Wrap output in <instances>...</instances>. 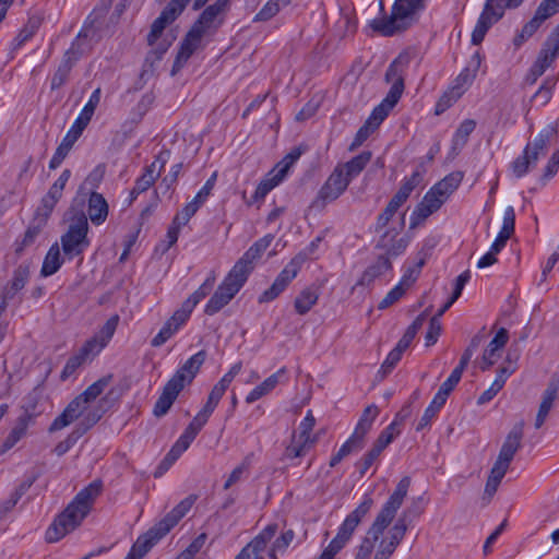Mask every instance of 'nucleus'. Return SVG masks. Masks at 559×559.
<instances>
[{"label":"nucleus","instance_id":"nucleus-5","mask_svg":"<svg viewBox=\"0 0 559 559\" xmlns=\"http://www.w3.org/2000/svg\"><path fill=\"white\" fill-rule=\"evenodd\" d=\"M110 380L111 376H106L87 386L67 405L59 416L53 419L48 431L50 433L59 431L80 418L81 420H85L88 414H97L100 419L104 412L100 407L92 406V403L95 402V400L103 393Z\"/></svg>","mask_w":559,"mask_h":559},{"label":"nucleus","instance_id":"nucleus-41","mask_svg":"<svg viewBox=\"0 0 559 559\" xmlns=\"http://www.w3.org/2000/svg\"><path fill=\"white\" fill-rule=\"evenodd\" d=\"M278 526L276 523L269 524L265 528H263L248 545L258 559L261 554L265 550L267 543L275 536Z\"/></svg>","mask_w":559,"mask_h":559},{"label":"nucleus","instance_id":"nucleus-64","mask_svg":"<svg viewBox=\"0 0 559 559\" xmlns=\"http://www.w3.org/2000/svg\"><path fill=\"white\" fill-rule=\"evenodd\" d=\"M193 309L188 307L186 302H182L181 308L176 310L168 321L179 330L190 318Z\"/></svg>","mask_w":559,"mask_h":559},{"label":"nucleus","instance_id":"nucleus-63","mask_svg":"<svg viewBox=\"0 0 559 559\" xmlns=\"http://www.w3.org/2000/svg\"><path fill=\"white\" fill-rule=\"evenodd\" d=\"M200 205L194 202L193 200L191 202H189L180 213H178L174 218L173 221L180 225L181 227L185 226L186 224H188V222L190 221V218L197 213V211L199 210Z\"/></svg>","mask_w":559,"mask_h":559},{"label":"nucleus","instance_id":"nucleus-16","mask_svg":"<svg viewBox=\"0 0 559 559\" xmlns=\"http://www.w3.org/2000/svg\"><path fill=\"white\" fill-rule=\"evenodd\" d=\"M404 224L405 213L402 214L400 229L394 227L388 228L380 235L376 243V249L382 250L383 253L381 255L388 257L390 261L391 258L401 255L409 243L408 237L401 236V230L403 229Z\"/></svg>","mask_w":559,"mask_h":559},{"label":"nucleus","instance_id":"nucleus-33","mask_svg":"<svg viewBox=\"0 0 559 559\" xmlns=\"http://www.w3.org/2000/svg\"><path fill=\"white\" fill-rule=\"evenodd\" d=\"M480 62L479 52H475L469 64L457 75L455 85L451 90L452 94L455 93V97H461L467 86L472 84L480 67Z\"/></svg>","mask_w":559,"mask_h":559},{"label":"nucleus","instance_id":"nucleus-26","mask_svg":"<svg viewBox=\"0 0 559 559\" xmlns=\"http://www.w3.org/2000/svg\"><path fill=\"white\" fill-rule=\"evenodd\" d=\"M559 52H555L551 48V40H546L540 49L536 61L533 63L530 73L526 76V82L534 84L539 76L551 66Z\"/></svg>","mask_w":559,"mask_h":559},{"label":"nucleus","instance_id":"nucleus-59","mask_svg":"<svg viewBox=\"0 0 559 559\" xmlns=\"http://www.w3.org/2000/svg\"><path fill=\"white\" fill-rule=\"evenodd\" d=\"M295 538V533L293 530H287L280 537L275 539L271 549V557L275 559V554L277 551H285L287 547L292 544Z\"/></svg>","mask_w":559,"mask_h":559},{"label":"nucleus","instance_id":"nucleus-27","mask_svg":"<svg viewBox=\"0 0 559 559\" xmlns=\"http://www.w3.org/2000/svg\"><path fill=\"white\" fill-rule=\"evenodd\" d=\"M508 330L504 328L499 329L484 352L483 360L480 364V369L483 371L490 369L497 362L498 358L500 357L499 350L504 347V345L508 343Z\"/></svg>","mask_w":559,"mask_h":559},{"label":"nucleus","instance_id":"nucleus-18","mask_svg":"<svg viewBox=\"0 0 559 559\" xmlns=\"http://www.w3.org/2000/svg\"><path fill=\"white\" fill-rule=\"evenodd\" d=\"M274 236L269 234L257 240L231 267L239 275L248 280L253 271V262L271 246Z\"/></svg>","mask_w":559,"mask_h":559},{"label":"nucleus","instance_id":"nucleus-61","mask_svg":"<svg viewBox=\"0 0 559 559\" xmlns=\"http://www.w3.org/2000/svg\"><path fill=\"white\" fill-rule=\"evenodd\" d=\"M480 341H481V338L478 335H475L471 340L469 345L466 347V349L464 350V353L461 356L459 365L455 367L456 369L464 372L472 356L474 355L475 350L478 348Z\"/></svg>","mask_w":559,"mask_h":559},{"label":"nucleus","instance_id":"nucleus-57","mask_svg":"<svg viewBox=\"0 0 559 559\" xmlns=\"http://www.w3.org/2000/svg\"><path fill=\"white\" fill-rule=\"evenodd\" d=\"M381 450L372 445V448L357 462V468L359 471L360 476H364L366 472L371 467V465L378 460Z\"/></svg>","mask_w":559,"mask_h":559},{"label":"nucleus","instance_id":"nucleus-44","mask_svg":"<svg viewBox=\"0 0 559 559\" xmlns=\"http://www.w3.org/2000/svg\"><path fill=\"white\" fill-rule=\"evenodd\" d=\"M379 412V407L374 404L367 406L358 420L354 433L365 439V436L371 429L374 419L378 417Z\"/></svg>","mask_w":559,"mask_h":559},{"label":"nucleus","instance_id":"nucleus-51","mask_svg":"<svg viewBox=\"0 0 559 559\" xmlns=\"http://www.w3.org/2000/svg\"><path fill=\"white\" fill-rule=\"evenodd\" d=\"M104 347L105 343L98 336H93L83 344L78 354L86 361L97 356Z\"/></svg>","mask_w":559,"mask_h":559},{"label":"nucleus","instance_id":"nucleus-37","mask_svg":"<svg viewBox=\"0 0 559 559\" xmlns=\"http://www.w3.org/2000/svg\"><path fill=\"white\" fill-rule=\"evenodd\" d=\"M109 206L103 194L98 192H92L88 198L87 214L91 222L99 226L108 216Z\"/></svg>","mask_w":559,"mask_h":559},{"label":"nucleus","instance_id":"nucleus-47","mask_svg":"<svg viewBox=\"0 0 559 559\" xmlns=\"http://www.w3.org/2000/svg\"><path fill=\"white\" fill-rule=\"evenodd\" d=\"M528 150L530 147H524L523 154L516 157L511 164L512 173L516 178H521L526 175L530 167L537 163L533 162Z\"/></svg>","mask_w":559,"mask_h":559},{"label":"nucleus","instance_id":"nucleus-23","mask_svg":"<svg viewBox=\"0 0 559 559\" xmlns=\"http://www.w3.org/2000/svg\"><path fill=\"white\" fill-rule=\"evenodd\" d=\"M179 377L169 379L165 384L162 394L157 399L153 413L156 417H162L168 413L174 402L182 391L183 385L179 382Z\"/></svg>","mask_w":559,"mask_h":559},{"label":"nucleus","instance_id":"nucleus-15","mask_svg":"<svg viewBox=\"0 0 559 559\" xmlns=\"http://www.w3.org/2000/svg\"><path fill=\"white\" fill-rule=\"evenodd\" d=\"M197 499V495H189L187 498L181 500L170 512H168L160 521L152 526L148 532L158 540H160L190 511Z\"/></svg>","mask_w":559,"mask_h":559},{"label":"nucleus","instance_id":"nucleus-28","mask_svg":"<svg viewBox=\"0 0 559 559\" xmlns=\"http://www.w3.org/2000/svg\"><path fill=\"white\" fill-rule=\"evenodd\" d=\"M558 129L554 124H548L543 128L532 142H528L525 147H530V155L533 162H537L540 155H545L551 140L557 136Z\"/></svg>","mask_w":559,"mask_h":559},{"label":"nucleus","instance_id":"nucleus-12","mask_svg":"<svg viewBox=\"0 0 559 559\" xmlns=\"http://www.w3.org/2000/svg\"><path fill=\"white\" fill-rule=\"evenodd\" d=\"M87 233V217L82 212L72 219L67 233L61 236L62 250L69 259L82 254L90 246Z\"/></svg>","mask_w":559,"mask_h":559},{"label":"nucleus","instance_id":"nucleus-39","mask_svg":"<svg viewBox=\"0 0 559 559\" xmlns=\"http://www.w3.org/2000/svg\"><path fill=\"white\" fill-rule=\"evenodd\" d=\"M392 267V263L388 257L379 255L377 261L368 266L357 282V286H369L376 278Z\"/></svg>","mask_w":559,"mask_h":559},{"label":"nucleus","instance_id":"nucleus-55","mask_svg":"<svg viewBox=\"0 0 559 559\" xmlns=\"http://www.w3.org/2000/svg\"><path fill=\"white\" fill-rule=\"evenodd\" d=\"M280 2L283 4V0H269L255 14L253 21L265 22L275 16L280 11Z\"/></svg>","mask_w":559,"mask_h":559},{"label":"nucleus","instance_id":"nucleus-54","mask_svg":"<svg viewBox=\"0 0 559 559\" xmlns=\"http://www.w3.org/2000/svg\"><path fill=\"white\" fill-rule=\"evenodd\" d=\"M424 174L425 169L421 166L417 167L409 177L404 178L399 190L404 191L409 197L414 189L423 181Z\"/></svg>","mask_w":559,"mask_h":559},{"label":"nucleus","instance_id":"nucleus-46","mask_svg":"<svg viewBox=\"0 0 559 559\" xmlns=\"http://www.w3.org/2000/svg\"><path fill=\"white\" fill-rule=\"evenodd\" d=\"M216 281L215 273L212 271L204 283L183 302L187 304L188 307L194 309V307L205 298L212 290Z\"/></svg>","mask_w":559,"mask_h":559},{"label":"nucleus","instance_id":"nucleus-9","mask_svg":"<svg viewBox=\"0 0 559 559\" xmlns=\"http://www.w3.org/2000/svg\"><path fill=\"white\" fill-rule=\"evenodd\" d=\"M93 33L94 31L92 27L84 26L78 34L76 38L72 41L70 48L66 50L56 72L51 78V91L58 90L67 83L73 67L88 49L84 45L83 39L90 37Z\"/></svg>","mask_w":559,"mask_h":559},{"label":"nucleus","instance_id":"nucleus-2","mask_svg":"<svg viewBox=\"0 0 559 559\" xmlns=\"http://www.w3.org/2000/svg\"><path fill=\"white\" fill-rule=\"evenodd\" d=\"M230 8V0H216L207 5L193 23L180 44L179 51L174 61L171 73L180 71L189 58L197 51L205 36L214 35L223 25Z\"/></svg>","mask_w":559,"mask_h":559},{"label":"nucleus","instance_id":"nucleus-20","mask_svg":"<svg viewBox=\"0 0 559 559\" xmlns=\"http://www.w3.org/2000/svg\"><path fill=\"white\" fill-rule=\"evenodd\" d=\"M524 421L516 423L508 433L496 462L510 466L515 453L522 447Z\"/></svg>","mask_w":559,"mask_h":559},{"label":"nucleus","instance_id":"nucleus-3","mask_svg":"<svg viewBox=\"0 0 559 559\" xmlns=\"http://www.w3.org/2000/svg\"><path fill=\"white\" fill-rule=\"evenodd\" d=\"M103 481L93 480L88 486L78 492L68 507L56 516L48 526L45 539L47 543H57L67 534L74 531L90 513L96 498L102 493Z\"/></svg>","mask_w":559,"mask_h":559},{"label":"nucleus","instance_id":"nucleus-43","mask_svg":"<svg viewBox=\"0 0 559 559\" xmlns=\"http://www.w3.org/2000/svg\"><path fill=\"white\" fill-rule=\"evenodd\" d=\"M62 259L58 243L52 245L43 262L40 274L44 277L53 275L62 265Z\"/></svg>","mask_w":559,"mask_h":559},{"label":"nucleus","instance_id":"nucleus-22","mask_svg":"<svg viewBox=\"0 0 559 559\" xmlns=\"http://www.w3.org/2000/svg\"><path fill=\"white\" fill-rule=\"evenodd\" d=\"M98 421L99 416L97 414H88L85 420H80L68 437L55 447L56 455L62 456L66 454Z\"/></svg>","mask_w":559,"mask_h":559},{"label":"nucleus","instance_id":"nucleus-40","mask_svg":"<svg viewBox=\"0 0 559 559\" xmlns=\"http://www.w3.org/2000/svg\"><path fill=\"white\" fill-rule=\"evenodd\" d=\"M319 288L314 285L304 288L294 301V308L300 316L308 313L319 299Z\"/></svg>","mask_w":559,"mask_h":559},{"label":"nucleus","instance_id":"nucleus-21","mask_svg":"<svg viewBox=\"0 0 559 559\" xmlns=\"http://www.w3.org/2000/svg\"><path fill=\"white\" fill-rule=\"evenodd\" d=\"M524 421L516 423L508 433L496 462L510 466L515 453L522 447Z\"/></svg>","mask_w":559,"mask_h":559},{"label":"nucleus","instance_id":"nucleus-7","mask_svg":"<svg viewBox=\"0 0 559 559\" xmlns=\"http://www.w3.org/2000/svg\"><path fill=\"white\" fill-rule=\"evenodd\" d=\"M425 7L426 0H395L390 16L374 20L372 27L383 36L404 32L417 21Z\"/></svg>","mask_w":559,"mask_h":559},{"label":"nucleus","instance_id":"nucleus-19","mask_svg":"<svg viewBox=\"0 0 559 559\" xmlns=\"http://www.w3.org/2000/svg\"><path fill=\"white\" fill-rule=\"evenodd\" d=\"M524 421L516 423L508 433L496 462L510 466L515 453L522 447Z\"/></svg>","mask_w":559,"mask_h":559},{"label":"nucleus","instance_id":"nucleus-53","mask_svg":"<svg viewBox=\"0 0 559 559\" xmlns=\"http://www.w3.org/2000/svg\"><path fill=\"white\" fill-rule=\"evenodd\" d=\"M559 11V2L556 0H543L537 7L534 16L544 23Z\"/></svg>","mask_w":559,"mask_h":559},{"label":"nucleus","instance_id":"nucleus-35","mask_svg":"<svg viewBox=\"0 0 559 559\" xmlns=\"http://www.w3.org/2000/svg\"><path fill=\"white\" fill-rule=\"evenodd\" d=\"M31 276L29 264L21 263L14 271L11 281L4 286L2 295L12 300L27 284Z\"/></svg>","mask_w":559,"mask_h":559},{"label":"nucleus","instance_id":"nucleus-34","mask_svg":"<svg viewBox=\"0 0 559 559\" xmlns=\"http://www.w3.org/2000/svg\"><path fill=\"white\" fill-rule=\"evenodd\" d=\"M514 224H515L514 209L512 206H508L503 213L502 227L490 247L491 253L498 254L506 247L507 241L510 239V237L514 233Z\"/></svg>","mask_w":559,"mask_h":559},{"label":"nucleus","instance_id":"nucleus-14","mask_svg":"<svg viewBox=\"0 0 559 559\" xmlns=\"http://www.w3.org/2000/svg\"><path fill=\"white\" fill-rule=\"evenodd\" d=\"M306 257L298 254L281 271L270 288L259 296V302H270L277 298L288 286V284L297 276L305 262Z\"/></svg>","mask_w":559,"mask_h":559},{"label":"nucleus","instance_id":"nucleus-6","mask_svg":"<svg viewBox=\"0 0 559 559\" xmlns=\"http://www.w3.org/2000/svg\"><path fill=\"white\" fill-rule=\"evenodd\" d=\"M463 175L460 171L451 173L435 183L415 206L409 221V228L414 229L436 213L459 188Z\"/></svg>","mask_w":559,"mask_h":559},{"label":"nucleus","instance_id":"nucleus-24","mask_svg":"<svg viewBox=\"0 0 559 559\" xmlns=\"http://www.w3.org/2000/svg\"><path fill=\"white\" fill-rule=\"evenodd\" d=\"M390 110L378 105L372 110L367 121L358 129L356 136L352 143L350 148L361 145L382 123L388 117Z\"/></svg>","mask_w":559,"mask_h":559},{"label":"nucleus","instance_id":"nucleus-11","mask_svg":"<svg viewBox=\"0 0 559 559\" xmlns=\"http://www.w3.org/2000/svg\"><path fill=\"white\" fill-rule=\"evenodd\" d=\"M411 57L406 52L400 53L388 67L385 81L391 84L386 96L379 104L390 111L399 103L405 88V72L409 66Z\"/></svg>","mask_w":559,"mask_h":559},{"label":"nucleus","instance_id":"nucleus-1","mask_svg":"<svg viewBox=\"0 0 559 559\" xmlns=\"http://www.w3.org/2000/svg\"><path fill=\"white\" fill-rule=\"evenodd\" d=\"M409 486L411 478L408 476H404L399 481L357 547L355 559H370L373 551L374 556L372 559H390L393 556L405 537L408 528L407 522L418 518L424 512V507L421 506L423 498H418V501H414L412 507L403 511L394 525L389 530L388 535L383 537L384 531L392 523L399 509L402 507Z\"/></svg>","mask_w":559,"mask_h":559},{"label":"nucleus","instance_id":"nucleus-58","mask_svg":"<svg viewBox=\"0 0 559 559\" xmlns=\"http://www.w3.org/2000/svg\"><path fill=\"white\" fill-rule=\"evenodd\" d=\"M177 328L174 326L168 320L165 322L159 332L151 341L153 347H159L165 344L176 332Z\"/></svg>","mask_w":559,"mask_h":559},{"label":"nucleus","instance_id":"nucleus-56","mask_svg":"<svg viewBox=\"0 0 559 559\" xmlns=\"http://www.w3.org/2000/svg\"><path fill=\"white\" fill-rule=\"evenodd\" d=\"M118 323H119V316L118 314H115V316L110 317L106 321V323L103 325V328L100 329L98 334H96L95 336H98V340L100 342H104L105 346H106L108 344V342L111 340V337L114 336L115 331H116V329L118 326Z\"/></svg>","mask_w":559,"mask_h":559},{"label":"nucleus","instance_id":"nucleus-17","mask_svg":"<svg viewBox=\"0 0 559 559\" xmlns=\"http://www.w3.org/2000/svg\"><path fill=\"white\" fill-rule=\"evenodd\" d=\"M168 157V151L160 152L156 159L144 168V173L135 180L134 187L130 192L131 201L135 200L139 194L147 191L154 185L167 163Z\"/></svg>","mask_w":559,"mask_h":559},{"label":"nucleus","instance_id":"nucleus-50","mask_svg":"<svg viewBox=\"0 0 559 559\" xmlns=\"http://www.w3.org/2000/svg\"><path fill=\"white\" fill-rule=\"evenodd\" d=\"M401 433L397 420H393L377 438L373 445L383 451Z\"/></svg>","mask_w":559,"mask_h":559},{"label":"nucleus","instance_id":"nucleus-38","mask_svg":"<svg viewBox=\"0 0 559 559\" xmlns=\"http://www.w3.org/2000/svg\"><path fill=\"white\" fill-rule=\"evenodd\" d=\"M286 373V368L283 367L277 370L275 373L267 377L261 384L257 385L250 393L246 396V402L248 404H252L255 401L260 400L264 395L269 394L275 386L280 383L281 378Z\"/></svg>","mask_w":559,"mask_h":559},{"label":"nucleus","instance_id":"nucleus-8","mask_svg":"<svg viewBox=\"0 0 559 559\" xmlns=\"http://www.w3.org/2000/svg\"><path fill=\"white\" fill-rule=\"evenodd\" d=\"M373 506V499L370 495H365L361 503L350 512L338 528L336 536L330 542L328 547L316 559H333L335 555L344 548L350 539L361 520L368 514Z\"/></svg>","mask_w":559,"mask_h":559},{"label":"nucleus","instance_id":"nucleus-32","mask_svg":"<svg viewBox=\"0 0 559 559\" xmlns=\"http://www.w3.org/2000/svg\"><path fill=\"white\" fill-rule=\"evenodd\" d=\"M46 225V218H41L37 215L34 216L22 239H16L14 242V252L17 257H20L26 248L31 247L35 242Z\"/></svg>","mask_w":559,"mask_h":559},{"label":"nucleus","instance_id":"nucleus-45","mask_svg":"<svg viewBox=\"0 0 559 559\" xmlns=\"http://www.w3.org/2000/svg\"><path fill=\"white\" fill-rule=\"evenodd\" d=\"M61 197L62 193L53 191L49 188L48 192L43 197L40 206L36 210L35 215L40 216L41 218H46L48 222L51 212L53 211Z\"/></svg>","mask_w":559,"mask_h":559},{"label":"nucleus","instance_id":"nucleus-49","mask_svg":"<svg viewBox=\"0 0 559 559\" xmlns=\"http://www.w3.org/2000/svg\"><path fill=\"white\" fill-rule=\"evenodd\" d=\"M311 445L312 444L309 442L299 440V438L296 437V432H293L292 442L286 447L284 451V456L290 460L304 456L311 448Z\"/></svg>","mask_w":559,"mask_h":559},{"label":"nucleus","instance_id":"nucleus-4","mask_svg":"<svg viewBox=\"0 0 559 559\" xmlns=\"http://www.w3.org/2000/svg\"><path fill=\"white\" fill-rule=\"evenodd\" d=\"M371 156L370 151H364L350 160L337 164L318 191L311 207L322 210L328 203L337 200L346 191L352 180L366 168Z\"/></svg>","mask_w":559,"mask_h":559},{"label":"nucleus","instance_id":"nucleus-52","mask_svg":"<svg viewBox=\"0 0 559 559\" xmlns=\"http://www.w3.org/2000/svg\"><path fill=\"white\" fill-rule=\"evenodd\" d=\"M316 425V418L311 411H308L305 418L299 425V440H304L305 442H309L311 444H314L317 439L316 437H311V431Z\"/></svg>","mask_w":559,"mask_h":559},{"label":"nucleus","instance_id":"nucleus-30","mask_svg":"<svg viewBox=\"0 0 559 559\" xmlns=\"http://www.w3.org/2000/svg\"><path fill=\"white\" fill-rule=\"evenodd\" d=\"M417 280V271L416 270H407L403 275L400 283L393 287L385 297L378 305L379 309H386L392 306L396 301H399L406 290L416 282Z\"/></svg>","mask_w":559,"mask_h":559},{"label":"nucleus","instance_id":"nucleus-42","mask_svg":"<svg viewBox=\"0 0 559 559\" xmlns=\"http://www.w3.org/2000/svg\"><path fill=\"white\" fill-rule=\"evenodd\" d=\"M158 543L148 531L140 535L124 559H142Z\"/></svg>","mask_w":559,"mask_h":559},{"label":"nucleus","instance_id":"nucleus-62","mask_svg":"<svg viewBox=\"0 0 559 559\" xmlns=\"http://www.w3.org/2000/svg\"><path fill=\"white\" fill-rule=\"evenodd\" d=\"M283 179L277 174H275L272 178L261 181L254 191V200L263 199Z\"/></svg>","mask_w":559,"mask_h":559},{"label":"nucleus","instance_id":"nucleus-10","mask_svg":"<svg viewBox=\"0 0 559 559\" xmlns=\"http://www.w3.org/2000/svg\"><path fill=\"white\" fill-rule=\"evenodd\" d=\"M524 0H486L484 9L472 33V44L479 45L489 28L500 21L507 9L519 8Z\"/></svg>","mask_w":559,"mask_h":559},{"label":"nucleus","instance_id":"nucleus-13","mask_svg":"<svg viewBox=\"0 0 559 559\" xmlns=\"http://www.w3.org/2000/svg\"><path fill=\"white\" fill-rule=\"evenodd\" d=\"M246 282L247 280L242 277V274L239 275L231 269L207 301L204 312L207 316H213L221 311L236 296Z\"/></svg>","mask_w":559,"mask_h":559},{"label":"nucleus","instance_id":"nucleus-60","mask_svg":"<svg viewBox=\"0 0 559 559\" xmlns=\"http://www.w3.org/2000/svg\"><path fill=\"white\" fill-rule=\"evenodd\" d=\"M249 467H250V462H249V459L246 457L242 461V463L240 465H238L237 467H235L233 469V472L229 474L228 478L226 479V481L223 486L224 490L229 489L233 485L238 483L242 478L243 474H246L249 471Z\"/></svg>","mask_w":559,"mask_h":559},{"label":"nucleus","instance_id":"nucleus-48","mask_svg":"<svg viewBox=\"0 0 559 559\" xmlns=\"http://www.w3.org/2000/svg\"><path fill=\"white\" fill-rule=\"evenodd\" d=\"M305 150L306 147L301 145L294 147L288 154L285 155L282 162L277 164L275 170L282 179H284L286 176L289 167L300 158Z\"/></svg>","mask_w":559,"mask_h":559},{"label":"nucleus","instance_id":"nucleus-25","mask_svg":"<svg viewBox=\"0 0 559 559\" xmlns=\"http://www.w3.org/2000/svg\"><path fill=\"white\" fill-rule=\"evenodd\" d=\"M34 408L35 406L25 407L24 413L21 416H19L16 425L12 428V430L3 441L0 448V453H4L8 450L12 449L26 433L29 424L33 423L35 417Z\"/></svg>","mask_w":559,"mask_h":559},{"label":"nucleus","instance_id":"nucleus-29","mask_svg":"<svg viewBox=\"0 0 559 559\" xmlns=\"http://www.w3.org/2000/svg\"><path fill=\"white\" fill-rule=\"evenodd\" d=\"M558 394H559V380L551 379L549 381V383L547 384L546 390L543 393L542 402H540V405H539V408H538V412L536 415V419H535V428L536 429H539L544 425L550 409L554 406V402L558 397Z\"/></svg>","mask_w":559,"mask_h":559},{"label":"nucleus","instance_id":"nucleus-36","mask_svg":"<svg viewBox=\"0 0 559 559\" xmlns=\"http://www.w3.org/2000/svg\"><path fill=\"white\" fill-rule=\"evenodd\" d=\"M205 359L206 352H198L197 354L191 356L170 379H176L177 377H179V382L185 386L186 382L190 383L194 379L201 366L204 364Z\"/></svg>","mask_w":559,"mask_h":559},{"label":"nucleus","instance_id":"nucleus-31","mask_svg":"<svg viewBox=\"0 0 559 559\" xmlns=\"http://www.w3.org/2000/svg\"><path fill=\"white\" fill-rule=\"evenodd\" d=\"M180 14L181 13L171 3H168L151 26V31L147 35L148 45L153 46L163 34L166 26L174 22Z\"/></svg>","mask_w":559,"mask_h":559}]
</instances>
